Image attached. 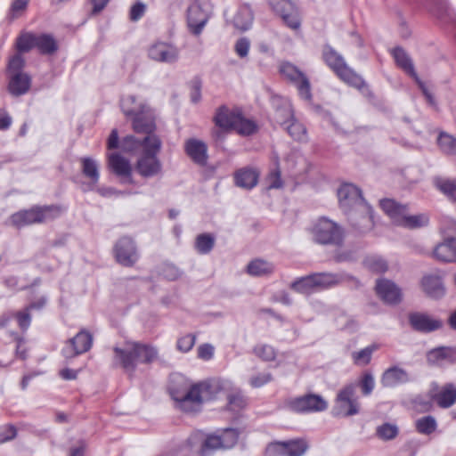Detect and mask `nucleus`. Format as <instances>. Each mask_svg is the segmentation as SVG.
I'll return each mask as SVG.
<instances>
[{
    "mask_svg": "<svg viewBox=\"0 0 456 456\" xmlns=\"http://www.w3.org/2000/svg\"><path fill=\"white\" fill-rule=\"evenodd\" d=\"M415 428L419 434L428 436L436 431L437 423L433 416L428 415L418 419L415 422Z\"/></svg>",
    "mask_w": 456,
    "mask_h": 456,
    "instance_id": "obj_42",
    "label": "nucleus"
},
{
    "mask_svg": "<svg viewBox=\"0 0 456 456\" xmlns=\"http://www.w3.org/2000/svg\"><path fill=\"white\" fill-rule=\"evenodd\" d=\"M259 173L250 167H245L235 173L234 179L237 186L244 189H252L257 184Z\"/></svg>",
    "mask_w": 456,
    "mask_h": 456,
    "instance_id": "obj_30",
    "label": "nucleus"
},
{
    "mask_svg": "<svg viewBox=\"0 0 456 456\" xmlns=\"http://www.w3.org/2000/svg\"><path fill=\"white\" fill-rule=\"evenodd\" d=\"M146 11V5L142 2H137L134 4L129 12V18L132 21L139 20L144 14Z\"/></svg>",
    "mask_w": 456,
    "mask_h": 456,
    "instance_id": "obj_61",
    "label": "nucleus"
},
{
    "mask_svg": "<svg viewBox=\"0 0 456 456\" xmlns=\"http://www.w3.org/2000/svg\"><path fill=\"white\" fill-rule=\"evenodd\" d=\"M93 335L86 330H81L74 338L69 339L62 348L65 358H73L90 350Z\"/></svg>",
    "mask_w": 456,
    "mask_h": 456,
    "instance_id": "obj_12",
    "label": "nucleus"
},
{
    "mask_svg": "<svg viewBox=\"0 0 456 456\" xmlns=\"http://www.w3.org/2000/svg\"><path fill=\"white\" fill-rule=\"evenodd\" d=\"M428 358L435 361L448 360L452 362H456V346L434 349L430 351Z\"/></svg>",
    "mask_w": 456,
    "mask_h": 456,
    "instance_id": "obj_44",
    "label": "nucleus"
},
{
    "mask_svg": "<svg viewBox=\"0 0 456 456\" xmlns=\"http://www.w3.org/2000/svg\"><path fill=\"white\" fill-rule=\"evenodd\" d=\"M132 126L137 134H145L146 136L156 135L154 134L156 130L155 117L150 107L145 111H142V114L133 118Z\"/></svg>",
    "mask_w": 456,
    "mask_h": 456,
    "instance_id": "obj_23",
    "label": "nucleus"
},
{
    "mask_svg": "<svg viewBox=\"0 0 456 456\" xmlns=\"http://www.w3.org/2000/svg\"><path fill=\"white\" fill-rule=\"evenodd\" d=\"M436 188L451 200L456 201V180L436 179Z\"/></svg>",
    "mask_w": 456,
    "mask_h": 456,
    "instance_id": "obj_46",
    "label": "nucleus"
},
{
    "mask_svg": "<svg viewBox=\"0 0 456 456\" xmlns=\"http://www.w3.org/2000/svg\"><path fill=\"white\" fill-rule=\"evenodd\" d=\"M377 349L376 346H367L358 352L352 354V358L356 365H367L371 360L373 352Z\"/></svg>",
    "mask_w": 456,
    "mask_h": 456,
    "instance_id": "obj_47",
    "label": "nucleus"
},
{
    "mask_svg": "<svg viewBox=\"0 0 456 456\" xmlns=\"http://www.w3.org/2000/svg\"><path fill=\"white\" fill-rule=\"evenodd\" d=\"M196 436L200 437L201 448L204 456H208L209 452L217 449H223L221 438L217 435L206 436L200 431L195 432Z\"/></svg>",
    "mask_w": 456,
    "mask_h": 456,
    "instance_id": "obj_35",
    "label": "nucleus"
},
{
    "mask_svg": "<svg viewBox=\"0 0 456 456\" xmlns=\"http://www.w3.org/2000/svg\"><path fill=\"white\" fill-rule=\"evenodd\" d=\"M272 379H273V376L271 373H269V372L261 373V374L252 377L249 379V384L251 385V387L257 388V387H261L262 386L269 383Z\"/></svg>",
    "mask_w": 456,
    "mask_h": 456,
    "instance_id": "obj_59",
    "label": "nucleus"
},
{
    "mask_svg": "<svg viewBox=\"0 0 456 456\" xmlns=\"http://www.w3.org/2000/svg\"><path fill=\"white\" fill-rule=\"evenodd\" d=\"M311 276L315 289H329L346 281H352L355 286L360 285L357 279L346 273H315L311 274Z\"/></svg>",
    "mask_w": 456,
    "mask_h": 456,
    "instance_id": "obj_15",
    "label": "nucleus"
},
{
    "mask_svg": "<svg viewBox=\"0 0 456 456\" xmlns=\"http://www.w3.org/2000/svg\"><path fill=\"white\" fill-rule=\"evenodd\" d=\"M322 58L325 63L345 83L359 90L364 96L371 97L372 93L369 89L362 77L348 67L343 57L331 46L325 45L322 50Z\"/></svg>",
    "mask_w": 456,
    "mask_h": 456,
    "instance_id": "obj_4",
    "label": "nucleus"
},
{
    "mask_svg": "<svg viewBox=\"0 0 456 456\" xmlns=\"http://www.w3.org/2000/svg\"><path fill=\"white\" fill-rule=\"evenodd\" d=\"M184 151L190 159L197 165L204 167L208 162V146L199 139L191 138L184 143Z\"/></svg>",
    "mask_w": 456,
    "mask_h": 456,
    "instance_id": "obj_20",
    "label": "nucleus"
},
{
    "mask_svg": "<svg viewBox=\"0 0 456 456\" xmlns=\"http://www.w3.org/2000/svg\"><path fill=\"white\" fill-rule=\"evenodd\" d=\"M430 399L440 408L447 409L456 403V385L446 383L442 387L433 383L429 390Z\"/></svg>",
    "mask_w": 456,
    "mask_h": 456,
    "instance_id": "obj_13",
    "label": "nucleus"
},
{
    "mask_svg": "<svg viewBox=\"0 0 456 456\" xmlns=\"http://www.w3.org/2000/svg\"><path fill=\"white\" fill-rule=\"evenodd\" d=\"M247 270L250 275L265 276L270 275L274 272V265L263 259H255L248 265Z\"/></svg>",
    "mask_w": 456,
    "mask_h": 456,
    "instance_id": "obj_36",
    "label": "nucleus"
},
{
    "mask_svg": "<svg viewBox=\"0 0 456 456\" xmlns=\"http://www.w3.org/2000/svg\"><path fill=\"white\" fill-rule=\"evenodd\" d=\"M113 252L116 261L126 267L133 266L139 259L134 241L126 236L120 238L116 242Z\"/></svg>",
    "mask_w": 456,
    "mask_h": 456,
    "instance_id": "obj_11",
    "label": "nucleus"
},
{
    "mask_svg": "<svg viewBox=\"0 0 456 456\" xmlns=\"http://www.w3.org/2000/svg\"><path fill=\"white\" fill-rule=\"evenodd\" d=\"M149 57L156 61L172 63L178 60V50L167 43L157 42L150 46Z\"/></svg>",
    "mask_w": 456,
    "mask_h": 456,
    "instance_id": "obj_17",
    "label": "nucleus"
},
{
    "mask_svg": "<svg viewBox=\"0 0 456 456\" xmlns=\"http://www.w3.org/2000/svg\"><path fill=\"white\" fill-rule=\"evenodd\" d=\"M147 108L149 106L144 102L138 101L134 95H127L121 100L122 111L127 117L134 118L142 114V111H145Z\"/></svg>",
    "mask_w": 456,
    "mask_h": 456,
    "instance_id": "obj_31",
    "label": "nucleus"
},
{
    "mask_svg": "<svg viewBox=\"0 0 456 456\" xmlns=\"http://www.w3.org/2000/svg\"><path fill=\"white\" fill-rule=\"evenodd\" d=\"M13 318L17 319L18 324L22 330H27L31 322L29 311L26 308L23 311L12 313Z\"/></svg>",
    "mask_w": 456,
    "mask_h": 456,
    "instance_id": "obj_57",
    "label": "nucleus"
},
{
    "mask_svg": "<svg viewBox=\"0 0 456 456\" xmlns=\"http://www.w3.org/2000/svg\"><path fill=\"white\" fill-rule=\"evenodd\" d=\"M338 197L340 206L344 208H349L364 202L361 190L351 183L342 185L338 191Z\"/></svg>",
    "mask_w": 456,
    "mask_h": 456,
    "instance_id": "obj_21",
    "label": "nucleus"
},
{
    "mask_svg": "<svg viewBox=\"0 0 456 456\" xmlns=\"http://www.w3.org/2000/svg\"><path fill=\"white\" fill-rule=\"evenodd\" d=\"M215 245V237L210 233H202L197 236L195 248L200 254L209 253Z\"/></svg>",
    "mask_w": 456,
    "mask_h": 456,
    "instance_id": "obj_43",
    "label": "nucleus"
},
{
    "mask_svg": "<svg viewBox=\"0 0 456 456\" xmlns=\"http://www.w3.org/2000/svg\"><path fill=\"white\" fill-rule=\"evenodd\" d=\"M290 287L299 293H309L311 290L315 289L311 274L297 279L291 283Z\"/></svg>",
    "mask_w": 456,
    "mask_h": 456,
    "instance_id": "obj_48",
    "label": "nucleus"
},
{
    "mask_svg": "<svg viewBox=\"0 0 456 456\" xmlns=\"http://www.w3.org/2000/svg\"><path fill=\"white\" fill-rule=\"evenodd\" d=\"M254 354L263 361H273L276 357L274 348L266 344L257 345L254 347Z\"/></svg>",
    "mask_w": 456,
    "mask_h": 456,
    "instance_id": "obj_49",
    "label": "nucleus"
},
{
    "mask_svg": "<svg viewBox=\"0 0 456 456\" xmlns=\"http://www.w3.org/2000/svg\"><path fill=\"white\" fill-rule=\"evenodd\" d=\"M364 263L370 270L375 273H384L387 269L386 261L378 256L368 257Z\"/></svg>",
    "mask_w": 456,
    "mask_h": 456,
    "instance_id": "obj_54",
    "label": "nucleus"
},
{
    "mask_svg": "<svg viewBox=\"0 0 456 456\" xmlns=\"http://www.w3.org/2000/svg\"><path fill=\"white\" fill-rule=\"evenodd\" d=\"M274 12L281 15L288 27L297 29L300 27V20L297 10L290 0H270Z\"/></svg>",
    "mask_w": 456,
    "mask_h": 456,
    "instance_id": "obj_14",
    "label": "nucleus"
},
{
    "mask_svg": "<svg viewBox=\"0 0 456 456\" xmlns=\"http://www.w3.org/2000/svg\"><path fill=\"white\" fill-rule=\"evenodd\" d=\"M280 72L297 88L299 95L305 100H311V86L307 77L290 62H282L280 65Z\"/></svg>",
    "mask_w": 456,
    "mask_h": 456,
    "instance_id": "obj_10",
    "label": "nucleus"
},
{
    "mask_svg": "<svg viewBox=\"0 0 456 456\" xmlns=\"http://www.w3.org/2000/svg\"><path fill=\"white\" fill-rule=\"evenodd\" d=\"M433 256L440 262H456V239L448 238L438 244L433 251Z\"/></svg>",
    "mask_w": 456,
    "mask_h": 456,
    "instance_id": "obj_26",
    "label": "nucleus"
},
{
    "mask_svg": "<svg viewBox=\"0 0 456 456\" xmlns=\"http://www.w3.org/2000/svg\"><path fill=\"white\" fill-rule=\"evenodd\" d=\"M239 112L231 111L225 106L218 109L216 116L215 122L217 126L224 130L233 129Z\"/></svg>",
    "mask_w": 456,
    "mask_h": 456,
    "instance_id": "obj_33",
    "label": "nucleus"
},
{
    "mask_svg": "<svg viewBox=\"0 0 456 456\" xmlns=\"http://www.w3.org/2000/svg\"><path fill=\"white\" fill-rule=\"evenodd\" d=\"M409 322L413 330L423 333L432 332L443 327L441 320L419 312L409 314Z\"/></svg>",
    "mask_w": 456,
    "mask_h": 456,
    "instance_id": "obj_16",
    "label": "nucleus"
},
{
    "mask_svg": "<svg viewBox=\"0 0 456 456\" xmlns=\"http://www.w3.org/2000/svg\"><path fill=\"white\" fill-rule=\"evenodd\" d=\"M357 385V388L360 387L363 395H369L372 393L375 386L374 378L370 373H364Z\"/></svg>",
    "mask_w": 456,
    "mask_h": 456,
    "instance_id": "obj_52",
    "label": "nucleus"
},
{
    "mask_svg": "<svg viewBox=\"0 0 456 456\" xmlns=\"http://www.w3.org/2000/svg\"><path fill=\"white\" fill-rule=\"evenodd\" d=\"M377 436L382 440H392L398 435V428L390 423H384L377 428Z\"/></svg>",
    "mask_w": 456,
    "mask_h": 456,
    "instance_id": "obj_51",
    "label": "nucleus"
},
{
    "mask_svg": "<svg viewBox=\"0 0 456 456\" xmlns=\"http://www.w3.org/2000/svg\"><path fill=\"white\" fill-rule=\"evenodd\" d=\"M29 0H13L11 5L12 18L20 17L28 7Z\"/></svg>",
    "mask_w": 456,
    "mask_h": 456,
    "instance_id": "obj_60",
    "label": "nucleus"
},
{
    "mask_svg": "<svg viewBox=\"0 0 456 456\" xmlns=\"http://www.w3.org/2000/svg\"><path fill=\"white\" fill-rule=\"evenodd\" d=\"M360 412L357 385L349 383L337 394L333 414L338 417H350Z\"/></svg>",
    "mask_w": 456,
    "mask_h": 456,
    "instance_id": "obj_7",
    "label": "nucleus"
},
{
    "mask_svg": "<svg viewBox=\"0 0 456 456\" xmlns=\"http://www.w3.org/2000/svg\"><path fill=\"white\" fill-rule=\"evenodd\" d=\"M62 209L60 206L46 205L34 206L29 209L18 211L11 216V224L16 228L41 224L53 220L61 216Z\"/></svg>",
    "mask_w": 456,
    "mask_h": 456,
    "instance_id": "obj_6",
    "label": "nucleus"
},
{
    "mask_svg": "<svg viewBox=\"0 0 456 456\" xmlns=\"http://www.w3.org/2000/svg\"><path fill=\"white\" fill-rule=\"evenodd\" d=\"M412 403H413L414 409L419 412L429 411L433 407L431 401L425 400L424 398H422L420 396L416 397L413 400Z\"/></svg>",
    "mask_w": 456,
    "mask_h": 456,
    "instance_id": "obj_64",
    "label": "nucleus"
},
{
    "mask_svg": "<svg viewBox=\"0 0 456 456\" xmlns=\"http://www.w3.org/2000/svg\"><path fill=\"white\" fill-rule=\"evenodd\" d=\"M31 86V77L24 72L12 74L8 89L11 94L20 96L28 92Z\"/></svg>",
    "mask_w": 456,
    "mask_h": 456,
    "instance_id": "obj_29",
    "label": "nucleus"
},
{
    "mask_svg": "<svg viewBox=\"0 0 456 456\" xmlns=\"http://www.w3.org/2000/svg\"><path fill=\"white\" fill-rule=\"evenodd\" d=\"M250 47V42L248 38H240L235 44V52L240 57L244 58L248 55Z\"/></svg>",
    "mask_w": 456,
    "mask_h": 456,
    "instance_id": "obj_63",
    "label": "nucleus"
},
{
    "mask_svg": "<svg viewBox=\"0 0 456 456\" xmlns=\"http://www.w3.org/2000/svg\"><path fill=\"white\" fill-rule=\"evenodd\" d=\"M376 291L380 298L387 304L395 305L402 299L401 289L393 281L387 279L377 281Z\"/></svg>",
    "mask_w": 456,
    "mask_h": 456,
    "instance_id": "obj_22",
    "label": "nucleus"
},
{
    "mask_svg": "<svg viewBox=\"0 0 456 456\" xmlns=\"http://www.w3.org/2000/svg\"><path fill=\"white\" fill-rule=\"evenodd\" d=\"M42 54H52L57 50V44L51 35H37L36 47Z\"/></svg>",
    "mask_w": 456,
    "mask_h": 456,
    "instance_id": "obj_38",
    "label": "nucleus"
},
{
    "mask_svg": "<svg viewBox=\"0 0 456 456\" xmlns=\"http://www.w3.org/2000/svg\"><path fill=\"white\" fill-rule=\"evenodd\" d=\"M288 116L289 117V120L285 129L288 131L289 134L296 141L305 142L307 140L305 126L294 118L290 110H288Z\"/></svg>",
    "mask_w": 456,
    "mask_h": 456,
    "instance_id": "obj_34",
    "label": "nucleus"
},
{
    "mask_svg": "<svg viewBox=\"0 0 456 456\" xmlns=\"http://www.w3.org/2000/svg\"><path fill=\"white\" fill-rule=\"evenodd\" d=\"M246 406V400L243 395L238 392L231 394L228 396V408L232 411H239Z\"/></svg>",
    "mask_w": 456,
    "mask_h": 456,
    "instance_id": "obj_55",
    "label": "nucleus"
},
{
    "mask_svg": "<svg viewBox=\"0 0 456 456\" xmlns=\"http://www.w3.org/2000/svg\"><path fill=\"white\" fill-rule=\"evenodd\" d=\"M208 20V14L201 5L195 2L190 5L187 12V22L194 35H200Z\"/></svg>",
    "mask_w": 456,
    "mask_h": 456,
    "instance_id": "obj_19",
    "label": "nucleus"
},
{
    "mask_svg": "<svg viewBox=\"0 0 456 456\" xmlns=\"http://www.w3.org/2000/svg\"><path fill=\"white\" fill-rule=\"evenodd\" d=\"M108 164L109 167L115 175L120 177L129 178V181H132V167L128 159L118 153H112L109 156Z\"/></svg>",
    "mask_w": 456,
    "mask_h": 456,
    "instance_id": "obj_28",
    "label": "nucleus"
},
{
    "mask_svg": "<svg viewBox=\"0 0 456 456\" xmlns=\"http://www.w3.org/2000/svg\"><path fill=\"white\" fill-rule=\"evenodd\" d=\"M252 20L253 18L249 10L243 8L240 9L234 16L233 23L238 29L245 31L250 28Z\"/></svg>",
    "mask_w": 456,
    "mask_h": 456,
    "instance_id": "obj_45",
    "label": "nucleus"
},
{
    "mask_svg": "<svg viewBox=\"0 0 456 456\" xmlns=\"http://www.w3.org/2000/svg\"><path fill=\"white\" fill-rule=\"evenodd\" d=\"M169 392L176 408L185 413L200 411L203 403L213 397L212 386L209 383L190 385L182 376L172 381Z\"/></svg>",
    "mask_w": 456,
    "mask_h": 456,
    "instance_id": "obj_1",
    "label": "nucleus"
},
{
    "mask_svg": "<svg viewBox=\"0 0 456 456\" xmlns=\"http://www.w3.org/2000/svg\"><path fill=\"white\" fill-rule=\"evenodd\" d=\"M200 437L197 436L195 432L180 444L171 452V456H204L201 448Z\"/></svg>",
    "mask_w": 456,
    "mask_h": 456,
    "instance_id": "obj_24",
    "label": "nucleus"
},
{
    "mask_svg": "<svg viewBox=\"0 0 456 456\" xmlns=\"http://www.w3.org/2000/svg\"><path fill=\"white\" fill-rule=\"evenodd\" d=\"M392 54L398 67L403 69L414 79H418V74L415 71L412 61L402 47L394 48Z\"/></svg>",
    "mask_w": 456,
    "mask_h": 456,
    "instance_id": "obj_32",
    "label": "nucleus"
},
{
    "mask_svg": "<svg viewBox=\"0 0 456 456\" xmlns=\"http://www.w3.org/2000/svg\"><path fill=\"white\" fill-rule=\"evenodd\" d=\"M161 146L162 142L158 135L145 136L142 141L137 140L134 135H128L122 142V149L126 151L142 148V154L136 162L135 169L145 178L153 177L161 173L162 164L157 156Z\"/></svg>",
    "mask_w": 456,
    "mask_h": 456,
    "instance_id": "obj_2",
    "label": "nucleus"
},
{
    "mask_svg": "<svg viewBox=\"0 0 456 456\" xmlns=\"http://www.w3.org/2000/svg\"><path fill=\"white\" fill-rule=\"evenodd\" d=\"M223 449H229L234 446L239 438V432L234 428H226L219 435Z\"/></svg>",
    "mask_w": 456,
    "mask_h": 456,
    "instance_id": "obj_50",
    "label": "nucleus"
},
{
    "mask_svg": "<svg viewBox=\"0 0 456 456\" xmlns=\"http://www.w3.org/2000/svg\"><path fill=\"white\" fill-rule=\"evenodd\" d=\"M421 287L428 297L440 299L444 297L446 288L439 275H426L421 280Z\"/></svg>",
    "mask_w": 456,
    "mask_h": 456,
    "instance_id": "obj_25",
    "label": "nucleus"
},
{
    "mask_svg": "<svg viewBox=\"0 0 456 456\" xmlns=\"http://www.w3.org/2000/svg\"><path fill=\"white\" fill-rule=\"evenodd\" d=\"M288 456H303L309 445L305 439L297 438L283 442Z\"/></svg>",
    "mask_w": 456,
    "mask_h": 456,
    "instance_id": "obj_39",
    "label": "nucleus"
},
{
    "mask_svg": "<svg viewBox=\"0 0 456 456\" xmlns=\"http://www.w3.org/2000/svg\"><path fill=\"white\" fill-rule=\"evenodd\" d=\"M285 403L297 413L320 412L328 408V402L321 395L312 393L288 399Z\"/></svg>",
    "mask_w": 456,
    "mask_h": 456,
    "instance_id": "obj_9",
    "label": "nucleus"
},
{
    "mask_svg": "<svg viewBox=\"0 0 456 456\" xmlns=\"http://www.w3.org/2000/svg\"><path fill=\"white\" fill-rule=\"evenodd\" d=\"M25 61L23 57L19 53L14 54L8 62V70L12 74L22 72L21 69L24 67Z\"/></svg>",
    "mask_w": 456,
    "mask_h": 456,
    "instance_id": "obj_58",
    "label": "nucleus"
},
{
    "mask_svg": "<svg viewBox=\"0 0 456 456\" xmlns=\"http://www.w3.org/2000/svg\"><path fill=\"white\" fill-rule=\"evenodd\" d=\"M314 240L322 245L340 246L344 232L336 223L327 218H320L313 229Z\"/></svg>",
    "mask_w": 456,
    "mask_h": 456,
    "instance_id": "obj_8",
    "label": "nucleus"
},
{
    "mask_svg": "<svg viewBox=\"0 0 456 456\" xmlns=\"http://www.w3.org/2000/svg\"><path fill=\"white\" fill-rule=\"evenodd\" d=\"M196 342L194 334H186L177 339L176 348L182 353H188L191 350Z\"/></svg>",
    "mask_w": 456,
    "mask_h": 456,
    "instance_id": "obj_53",
    "label": "nucleus"
},
{
    "mask_svg": "<svg viewBox=\"0 0 456 456\" xmlns=\"http://www.w3.org/2000/svg\"><path fill=\"white\" fill-rule=\"evenodd\" d=\"M411 381V378L410 373L397 365L387 369L380 378V383L385 387H395Z\"/></svg>",
    "mask_w": 456,
    "mask_h": 456,
    "instance_id": "obj_18",
    "label": "nucleus"
},
{
    "mask_svg": "<svg viewBox=\"0 0 456 456\" xmlns=\"http://www.w3.org/2000/svg\"><path fill=\"white\" fill-rule=\"evenodd\" d=\"M215 348L211 344L205 343L198 347V357L204 361H208L214 356Z\"/></svg>",
    "mask_w": 456,
    "mask_h": 456,
    "instance_id": "obj_62",
    "label": "nucleus"
},
{
    "mask_svg": "<svg viewBox=\"0 0 456 456\" xmlns=\"http://www.w3.org/2000/svg\"><path fill=\"white\" fill-rule=\"evenodd\" d=\"M233 129L241 135H250L257 131V125L239 113Z\"/></svg>",
    "mask_w": 456,
    "mask_h": 456,
    "instance_id": "obj_40",
    "label": "nucleus"
},
{
    "mask_svg": "<svg viewBox=\"0 0 456 456\" xmlns=\"http://www.w3.org/2000/svg\"><path fill=\"white\" fill-rule=\"evenodd\" d=\"M437 143L441 151L447 155H456V138L445 132L440 133Z\"/></svg>",
    "mask_w": 456,
    "mask_h": 456,
    "instance_id": "obj_41",
    "label": "nucleus"
},
{
    "mask_svg": "<svg viewBox=\"0 0 456 456\" xmlns=\"http://www.w3.org/2000/svg\"><path fill=\"white\" fill-rule=\"evenodd\" d=\"M265 456H288L283 442L271 443L265 449Z\"/></svg>",
    "mask_w": 456,
    "mask_h": 456,
    "instance_id": "obj_56",
    "label": "nucleus"
},
{
    "mask_svg": "<svg viewBox=\"0 0 456 456\" xmlns=\"http://www.w3.org/2000/svg\"><path fill=\"white\" fill-rule=\"evenodd\" d=\"M80 162L82 174L89 179V183L83 188V191L93 190L100 179L99 165L96 160L89 157L81 158Z\"/></svg>",
    "mask_w": 456,
    "mask_h": 456,
    "instance_id": "obj_27",
    "label": "nucleus"
},
{
    "mask_svg": "<svg viewBox=\"0 0 456 456\" xmlns=\"http://www.w3.org/2000/svg\"><path fill=\"white\" fill-rule=\"evenodd\" d=\"M113 351V364L130 374L135 370L137 362L151 363L158 356L155 347L136 342H126L124 348L116 346Z\"/></svg>",
    "mask_w": 456,
    "mask_h": 456,
    "instance_id": "obj_3",
    "label": "nucleus"
},
{
    "mask_svg": "<svg viewBox=\"0 0 456 456\" xmlns=\"http://www.w3.org/2000/svg\"><path fill=\"white\" fill-rule=\"evenodd\" d=\"M380 206L396 225L408 229H417L428 224L429 218L428 215H410L406 206H403L393 200H383L380 201Z\"/></svg>",
    "mask_w": 456,
    "mask_h": 456,
    "instance_id": "obj_5",
    "label": "nucleus"
},
{
    "mask_svg": "<svg viewBox=\"0 0 456 456\" xmlns=\"http://www.w3.org/2000/svg\"><path fill=\"white\" fill-rule=\"evenodd\" d=\"M37 35L31 32L22 31L16 38L15 47L20 53H28L36 47Z\"/></svg>",
    "mask_w": 456,
    "mask_h": 456,
    "instance_id": "obj_37",
    "label": "nucleus"
}]
</instances>
